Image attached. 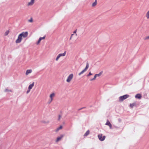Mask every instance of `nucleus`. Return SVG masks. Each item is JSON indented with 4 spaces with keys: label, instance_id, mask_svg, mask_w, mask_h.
Returning <instances> with one entry per match:
<instances>
[{
    "label": "nucleus",
    "instance_id": "3",
    "mask_svg": "<svg viewBox=\"0 0 149 149\" xmlns=\"http://www.w3.org/2000/svg\"><path fill=\"white\" fill-rule=\"evenodd\" d=\"M73 74L72 73L70 74L68 77L66 81L68 83H70L73 77Z\"/></svg>",
    "mask_w": 149,
    "mask_h": 149
},
{
    "label": "nucleus",
    "instance_id": "24",
    "mask_svg": "<svg viewBox=\"0 0 149 149\" xmlns=\"http://www.w3.org/2000/svg\"><path fill=\"white\" fill-rule=\"evenodd\" d=\"M28 21L30 22H33V19L31 18L30 19L28 20Z\"/></svg>",
    "mask_w": 149,
    "mask_h": 149
},
{
    "label": "nucleus",
    "instance_id": "27",
    "mask_svg": "<svg viewBox=\"0 0 149 149\" xmlns=\"http://www.w3.org/2000/svg\"><path fill=\"white\" fill-rule=\"evenodd\" d=\"M61 116L60 115H59V116H58V120H60V119H61Z\"/></svg>",
    "mask_w": 149,
    "mask_h": 149
},
{
    "label": "nucleus",
    "instance_id": "13",
    "mask_svg": "<svg viewBox=\"0 0 149 149\" xmlns=\"http://www.w3.org/2000/svg\"><path fill=\"white\" fill-rule=\"evenodd\" d=\"M32 70L31 69L27 70L25 74L26 75H27L31 73Z\"/></svg>",
    "mask_w": 149,
    "mask_h": 149
},
{
    "label": "nucleus",
    "instance_id": "28",
    "mask_svg": "<svg viewBox=\"0 0 149 149\" xmlns=\"http://www.w3.org/2000/svg\"><path fill=\"white\" fill-rule=\"evenodd\" d=\"M45 38V36H44L43 37H40V38H41V40H42V39H44Z\"/></svg>",
    "mask_w": 149,
    "mask_h": 149
},
{
    "label": "nucleus",
    "instance_id": "17",
    "mask_svg": "<svg viewBox=\"0 0 149 149\" xmlns=\"http://www.w3.org/2000/svg\"><path fill=\"white\" fill-rule=\"evenodd\" d=\"M88 67H89V64L88 62H87L86 63V67L84 69L85 70H86V71L87 70V69L88 68Z\"/></svg>",
    "mask_w": 149,
    "mask_h": 149
},
{
    "label": "nucleus",
    "instance_id": "4",
    "mask_svg": "<svg viewBox=\"0 0 149 149\" xmlns=\"http://www.w3.org/2000/svg\"><path fill=\"white\" fill-rule=\"evenodd\" d=\"M97 136L99 140L101 141H104L106 138L105 136H103V134H99Z\"/></svg>",
    "mask_w": 149,
    "mask_h": 149
},
{
    "label": "nucleus",
    "instance_id": "31",
    "mask_svg": "<svg viewBox=\"0 0 149 149\" xmlns=\"http://www.w3.org/2000/svg\"><path fill=\"white\" fill-rule=\"evenodd\" d=\"M74 35V34H72L71 35V36H70V39H71L72 37V36Z\"/></svg>",
    "mask_w": 149,
    "mask_h": 149
},
{
    "label": "nucleus",
    "instance_id": "12",
    "mask_svg": "<svg viewBox=\"0 0 149 149\" xmlns=\"http://www.w3.org/2000/svg\"><path fill=\"white\" fill-rule=\"evenodd\" d=\"M136 98L140 99L142 97L141 95L140 94H137L135 96Z\"/></svg>",
    "mask_w": 149,
    "mask_h": 149
},
{
    "label": "nucleus",
    "instance_id": "6",
    "mask_svg": "<svg viewBox=\"0 0 149 149\" xmlns=\"http://www.w3.org/2000/svg\"><path fill=\"white\" fill-rule=\"evenodd\" d=\"M102 72H100L99 74H95L94 78H93V79H90V81H92L95 80L97 77H100V76L102 74Z\"/></svg>",
    "mask_w": 149,
    "mask_h": 149
},
{
    "label": "nucleus",
    "instance_id": "25",
    "mask_svg": "<svg viewBox=\"0 0 149 149\" xmlns=\"http://www.w3.org/2000/svg\"><path fill=\"white\" fill-rule=\"evenodd\" d=\"M77 31V29H76L73 32V33L75 34V35L76 36H77V34L76 33Z\"/></svg>",
    "mask_w": 149,
    "mask_h": 149
},
{
    "label": "nucleus",
    "instance_id": "15",
    "mask_svg": "<svg viewBox=\"0 0 149 149\" xmlns=\"http://www.w3.org/2000/svg\"><path fill=\"white\" fill-rule=\"evenodd\" d=\"M62 128V126L61 125L59 127L57 128L56 130L55 131L56 132H58L59 130L61 129Z\"/></svg>",
    "mask_w": 149,
    "mask_h": 149
},
{
    "label": "nucleus",
    "instance_id": "21",
    "mask_svg": "<svg viewBox=\"0 0 149 149\" xmlns=\"http://www.w3.org/2000/svg\"><path fill=\"white\" fill-rule=\"evenodd\" d=\"M146 16L148 19L149 18V10L146 13Z\"/></svg>",
    "mask_w": 149,
    "mask_h": 149
},
{
    "label": "nucleus",
    "instance_id": "11",
    "mask_svg": "<svg viewBox=\"0 0 149 149\" xmlns=\"http://www.w3.org/2000/svg\"><path fill=\"white\" fill-rule=\"evenodd\" d=\"M35 0H31L30 2H29L28 4V6L32 5L34 3Z\"/></svg>",
    "mask_w": 149,
    "mask_h": 149
},
{
    "label": "nucleus",
    "instance_id": "1",
    "mask_svg": "<svg viewBox=\"0 0 149 149\" xmlns=\"http://www.w3.org/2000/svg\"><path fill=\"white\" fill-rule=\"evenodd\" d=\"M28 32L27 31L22 32L18 36L17 39L16 40L15 42L17 43H20L22 41V38H25L28 36Z\"/></svg>",
    "mask_w": 149,
    "mask_h": 149
},
{
    "label": "nucleus",
    "instance_id": "8",
    "mask_svg": "<svg viewBox=\"0 0 149 149\" xmlns=\"http://www.w3.org/2000/svg\"><path fill=\"white\" fill-rule=\"evenodd\" d=\"M64 136V135L61 134L58 137L56 140V142L57 143L60 141L63 137Z\"/></svg>",
    "mask_w": 149,
    "mask_h": 149
},
{
    "label": "nucleus",
    "instance_id": "19",
    "mask_svg": "<svg viewBox=\"0 0 149 149\" xmlns=\"http://www.w3.org/2000/svg\"><path fill=\"white\" fill-rule=\"evenodd\" d=\"M97 4V1L95 0V1L92 4V6L93 7H94Z\"/></svg>",
    "mask_w": 149,
    "mask_h": 149
},
{
    "label": "nucleus",
    "instance_id": "22",
    "mask_svg": "<svg viewBox=\"0 0 149 149\" xmlns=\"http://www.w3.org/2000/svg\"><path fill=\"white\" fill-rule=\"evenodd\" d=\"M41 38H39L38 40V41L37 43V45H38L40 43V41L41 40Z\"/></svg>",
    "mask_w": 149,
    "mask_h": 149
},
{
    "label": "nucleus",
    "instance_id": "9",
    "mask_svg": "<svg viewBox=\"0 0 149 149\" xmlns=\"http://www.w3.org/2000/svg\"><path fill=\"white\" fill-rule=\"evenodd\" d=\"M40 122L43 124H47L49 123V121L47 120H43L40 121Z\"/></svg>",
    "mask_w": 149,
    "mask_h": 149
},
{
    "label": "nucleus",
    "instance_id": "29",
    "mask_svg": "<svg viewBox=\"0 0 149 149\" xmlns=\"http://www.w3.org/2000/svg\"><path fill=\"white\" fill-rule=\"evenodd\" d=\"M145 40L149 39V36L146 37L145 38Z\"/></svg>",
    "mask_w": 149,
    "mask_h": 149
},
{
    "label": "nucleus",
    "instance_id": "26",
    "mask_svg": "<svg viewBox=\"0 0 149 149\" xmlns=\"http://www.w3.org/2000/svg\"><path fill=\"white\" fill-rule=\"evenodd\" d=\"M92 74H93L91 73V72H90L89 73V74L87 75V77L89 76L90 75H92Z\"/></svg>",
    "mask_w": 149,
    "mask_h": 149
},
{
    "label": "nucleus",
    "instance_id": "30",
    "mask_svg": "<svg viewBox=\"0 0 149 149\" xmlns=\"http://www.w3.org/2000/svg\"><path fill=\"white\" fill-rule=\"evenodd\" d=\"M30 89H28V90L27 91V92H26V93L27 94H28V93L30 91Z\"/></svg>",
    "mask_w": 149,
    "mask_h": 149
},
{
    "label": "nucleus",
    "instance_id": "20",
    "mask_svg": "<svg viewBox=\"0 0 149 149\" xmlns=\"http://www.w3.org/2000/svg\"><path fill=\"white\" fill-rule=\"evenodd\" d=\"M86 71L84 69L82 71H81L80 72L79 74V76L81 74H83L84 72Z\"/></svg>",
    "mask_w": 149,
    "mask_h": 149
},
{
    "label": "nucleus",
    "instance_id": "7",
    "mask_svg": "<svg viewBox=\"0 0 149 149\" xmlns=\"http://www.w3.org/2000/svg\"><path fill=\"white\" fill-rule=\"evenodd\" d=\"M55 93H51L49 96L50 98V100L49 103H51L53 100V98L55 97Z\"/></svg>",
    "mask_w": 149,
    "mask_h": 149
},
{
    "label": "nucleus",
    "instance_id": "14",
    "mask_svg": "<svg viewBox=\"0 0 149 149\" xmlns=\"http://www.w3.org/2000/svg\"><path fill=\"white\" fill-rule=\"evenodd\" d=\"M34 85V83L33 82L28 87V89H29L30 90H31L32 88L33 87Z\"/></svg>",
    "mask_w": 149,
    "mask_h": 149
},
{
    "label": "nucleus",
    "instance_id": "33",
    "mask_svg": "<svg viewBox=\"0 0 149 149\" xmlns=\"http://www.w3.org/2000/svg\"><path fill=\"white\" fill-rule=\"evenodd\" d=\"M8 91V90L7 89H6V90H5V91H6V92H7V91Z\"/></svg>",
    "mask_w": 149,
    "mask_h": 149
},
{
    "label": "nucleus",
    "instance_id": "32",
    "mask_svg": "<svg viewBox=\"0 0 149 149\" xmlns=\"http://www.w3.org/2000/svg\"><path fill=\"white\" fill-rule=\"evenodd\" d=\"M84 108V107H83V108H81V109H78V110H81V109H83V108Z\"/></svg>",
    "mask_w": 149,
    "mask_h": 149
},
{
    "label": "nucleus",
    "instance_id": "23",
    "mask_svg": "<svg viewBox=\"0 0 149 149\" xmlns=\"http://www.w3.org/2000/svg\"><path fill=\"white\" fill-rule=\"evenodd\" d=\"M9 33V31H6L4 35L5 36H7Z\"/></svg>",
    "mask_w": 149,
    "mask_h": 149
},
{
    "label": "nucleus",
    "instance_id": "18",
    "mask_svg": "<svg viewBox=\"0 0 149 149\" xmlns=\"http://www.w3.org/2000/svg\"><path fill=\"white\" fill-rule=\"evenodd\" d=\"M135 105L136 104L135 103L131 104H130V107L131 108H132L134 106H135Z\"/></svg>",
    "mask_w": 149,
    "mask_h": 149
},
{
    "label": "nucleus",
    "instance_id": "5",
    "mask_svg": "<svg viewBox=\"0 0 149 149\" xmlns=\"http://www.w3.org/2000/svg\"><path fill=\"white\" fill-rule=\"evenodd\" d=\"M66 54V51H65L64 53L62 54H59L57 56L56 59V61H57L59 58L61 56H64Z\"/></svg>",
    "mask_w": 149,
    "mask_h": 149
},
{
    "label": "nucleus",
    "instance_id": "2",
    "mask_svg": "<svg viewBox=\"0 0 149 149\" xmlns=\"http://www.w3.org/2000/svg\"><path fill=\"white\" fill-rule=\"evenodd\" d=\"M129 97L128 95H125L122 96H120L119 97V101L121 102L123 101L124 100L126 99Z\"/></svg>",
    "mask_w": 149,
    "mask_h": 149
},
{
    "label": "nucleus",
    "instance_id": "16",
    "mask_svg": "<svg viewBox=\"0 0 149 149\" xmlns=\"http://www.w3.org/2000/svg\"><path fill=\"white\" fill-rule=\"evenodd\" d=\"M90 134V131L88 130L87 131L84 135V136H86Z\"/></svg>",
    "mask_w": 149,
    "mask_h": 149
},
{
    "label": "nucleus",
    "instance_id": "10",
    "mask_svg": "<svg viewBox=\"0 0 149 149\" xmlns=\"http://www.w3.org/2000/svg\"><path fill=\"white\" fill-rule=\"evenodd\" d=\"M105 125H108L110 129H111L112 128V125L110 123L109 121L108 120H107V122L105 124Z\"/></svg>",
    "mask_w": 149,
    "mask_h": 149
}]
</instances>
